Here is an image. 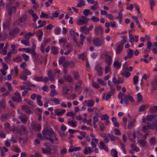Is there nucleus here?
Instances as JSON below:
<instances>
[{
	"label": "nucleus",
	"instance_id": "obj_1",
	"mask_svg": "<svg viewBox=\"0 0 157 157\" xmlns=\"http://www.w3.org/2000/svg\"><path fill=\"white\" fill-rule=\"evenodd\" d=\"M26 130V128L24 125H19L12 128L10 131H12L13 133L15 134L18 133L20 135H24L25 134Z\"/></svg>",
	"mask_w": 157,
	"mask_h": 157
},
{
	"label": "nucleus",
	"instance_id": "obj_2",
	"mask_svg": "<svg viewBox=\"0 0 157 157\" xmlns=\"http://www.w3.org/2000/svg\"><path fill=\"white\" fill-rule=\"evenodd\" d=\"M42 133L44 138H45V137H47V136H48V137H52L53 136H54L55 134L54 131L51 128L44 129L42 131Z\"/></svg>",
	"mask_w": 157,
	"mask_h": 157
},
{
	"label": "nucleus",
	"instance_id": "obj_3",
	"mask_svg": "<svg viewBox=\"0 0 157 157\" xmlns=\"http://www.w3.org/2000/svg\"><path fill=\"white\" fill-rule=\"evenodd\" d=\"M93 43L95 46L97 47L103 46L104 44V40L98 37L94 38L93 39Z\"/></svg>",
	"mask_w": 157,
	"mask_h": 157
},
{
	"label": "nucleus",
	"instance_id": "obj_4",
	"mask_svg": "<svg viewBox=\"0 0 157 157\" xmlns=\"http://www.w3.org/2000/svg\"><path fill=\"white\" fill-rule=\"evenodd\" d=\"M89 20V19L84 16H81L78 20L77 24L79 25H82L86 23Z\"/></svg>",
	"mask_w": 157,
	"mask_h": 157
},
{
	"label": "nucleus",
	"instance_id": "obj_5",
	"mask_svg": "<svg viewBox=\"0 0 157 157\" xmlns=\"http://www.w3.org/2000/svg\"><path fill=\"white\" fill-rule=\"evenodd\" d=\"M14 94L15 96L13 97L12 98V99L13 101H16L18 103H19L22 101V99L19 92L16 91L14 93Z\"/></svg>",
	"mask_w": 157,
	"mask_h": 157
},
{
	"label": "nucleus",
	"instance_id": "obj_6",
	"mask_svg": "<svg viewBox=\"0 0 157 157\" xmlns=\"http://www.w3.org/2000/svg\"><path fill=\"white\" fill-rule=\"evenodd\" d=\"M103 32V30L101 25L96 26L94 29V33L97 36H98L100 34H102Z\"/></svg>",
	"mask_w": 157,
	"mask_h": 157
},
{
	"label": "nucleus",
	"instance_id": "obj_7",
	"mask_svg": "<svg viewBox=\"0 0 157 157\" xmlns=\"http://www.w3.org/2000/svg\"><path fill=\"white\" fill-rule=\"evenodd\" d=\"M136 121L135 119H133L131 121L128 122V124L127 125L128 129H130L136 126L135 123Z\"/></svg>",
	"mask_w": 157,
	"mask_h": 157
},
{
	"label": "nucleus",
	"instance_id": "obj_8",
	"mask_svg": "<svg viewBox=\"0 0 157 157\" xmlns=\"http://www.w3.org/2000/svg\"><path fill=\"white\" fill-rule=\"evenodd\" d=\"M19 118L21 122L23 124H25L28 120L27 116L24 114H21L19 117Z\"/></svg>",
	"mask_w": 157,
	"mask_h": 157
},
{
	"label": "nucleus",
	"instance_id": "obj_9",
	"mask_svg": "<svg viewBox=\"0 0 157 157\" xmlns=\"http://www.w3.org/2000/svg\"><path fill=\"white\" fill-rule=\"evenodd\" d=\"M105 58V62L108 65H110L112 63V57L110 55L105 54L104 55Z\"/></svg>",
	"mask_w": 157,
	"mask_h": 157
},
{
	"label": "nucleus",
	"instance_id": "obj_10",
	"mask_svg": "<svg viewBox=\"0 0 157 157\" xmlns=\"http://www.w3.org/2000/svg\"><path fill=\"white\" fill-rule=\"evenodd\" d=\"M16 7L15 6H11L9 7L8 10V13L9 15L11 16L12 14L16 12Z\"/></svg>",
	"mask_w": 157,
	"mask_h": 157
},
{
	"label": "nucleus",
	"instance_id": "obj_11",
	"mask_svg": "<svg viewBox=\"0 0 157 157\" xmlns=\"http://www.w3.org/2000/svg\"><path fill=\"white\" fill-rule=\"evenodd\" d=\"M63 89L64 93L65 94H67L70 91H71L72 90L73 87L65 86L63 87Z\"/></svg>",
	"mask_w": 157,
	"mask_h": 157
},
{
	"label": "nucleus",
	"instance_id": "obj_12",
	"mask_svg": "<svg viewBox=\"0 0 157 157\" xmlns=\"http://www.w3.org/2000/svg\"><path fill=\"white\" fill-rule=\"evenodd\" d=\"M22 109L25 111V112L28 114H32L33 112L29 109L28 106L26 105H24L22 107Z\"/></svg>",
	"mask_w": 157,
	"mask_h": 157
},
{
	"label": "nucleus",
	"instance_id": "obj_13",
	"mask_svg": "<svg viewBox=\"0 0 157 157\" xmlns=\"http://www.w3.org/2000/svg\"><path fill=\"white\" fill-rule=\"evenodd\" d=\"M20 29L17 27H16L12 30L10 31L9 34L10 36H13L17 34L19 31Z\"/></svg>",
	"mask_w": 157,
	"mask_h": 157
},
{
	"label": "nucleus",
	"instance_id": "obj_14",
	"mask_svg": "<svg viewBox=\"0 0 157 157\" xmlns=\"http://www.w3.org/2000/svg\"><path fill=\"white\" fill-rule=\"evenodd\" d=\"M96 69L97 72V75L98 76H101L103 73V69H102L101 66H98L96 67Z\"/></svg>",
	"mask_w": 157,
	"mask_h": 157
},
{
	"label": "nucleus",
	"instance_id": "obj_15",
	"mask_svg": "<svg viewBox=\"0 0 157 157\" xmlns=\"http://www.w3.org/2000/svg\"><path fill=\"white\" fill-rule=\"evenodd\" d=\"M99 145V147L101 149H103L107 152H108L109 151V149L108 148L106 147L103 142L102 141L100 142Z\"/></svg>",
	"mask_w": 157,
	"mask_h": 157
},
{
	"label": "nucleus",
	"instance_id": "obj_16",
	"mask_svg": "<svg viewBox=\"0 0 157 157\" xmlns=\"http://www.w3.org/2000/svg\"><path fill=\"white\" fill-rule=\"evenodd\" d=\"M27 19V16L26 14L22 15L18 20V22L20 23L24 22Z\"/></svg>",
	"mask_w": 157,
	"mask_h": 157
},
{
	"label": "nucleus",
	"instance_id": "obj_17",
	"mask_svg": "<svg viewBox=\"0 0 157 157\" xmlns=\"http://www.w3.org/2000/svg\"><path fill=\"white\" fill-rule=\"evenodd\" d=\"M63 77L65 80L69 83H71L73 82V78L70 75H65Z\"/></svg>",
	"mask_w": 157,
	"mask_h": 157
},
{
	"label": "nucleus",
	"instance_id": "obj_18",
	"mask_svg": "<svg viewBox=\"0 0 157 157\" xmlns=\"http://www.w3.org/2000/svg\"><path fill=\"white\" fill-rule=\"evenodd\" d=\"M122 64L121 62L116 60L114 61L113 64V66L114 68L119 69L121 67Z\"/></svg>",
	"mask_w": 157,
	"mask_h": 157
},
{
	"label": "nucleus",
	"instance_id": "obj_19",
	"mask_svg": "<svg viewBox=\"0 0 157 157\" xmlns=\"http://www.w3.org/2000/svg\"><path fill=\"white\" fill-rule=\"evenodd\" d=\"M43 152L45 154H49L51 155L52 153L51 152L52 149L50 147H48L45 148L41 149Z\"/></svg>",
	"mask_w": 157,
	"mask_h": 157
},
{
	"label": "nucleus",
	"instance_id": "obj_20",
	"mask_svg": "<svg viewBox=\"0 0 157 157\" xmlns=\"http://www.w3.org/2000/svg\"><path fill=\"white\" fill-rule=\"evenodd\" d=\"M123 48V45L121 44L117 45L115 49V51L116 53L117 54H119L122 51Z\"/></svg>",
	"mask_w": 157,
	"mask_h": 157
},
{
	"label": "nucleus",
	"instance_id": "obj_21",
	"mask_svg": "<svg viewBox=\"0 0 157 157\" xmlns=\"http://www.w3.org/2000/svg\"><path fill=\"white\" fill-rule=\"evenodd\" d=\"M99 140L98 139L96 138H92V142L91 143V144L92 146V148H94L96 147V144L94 143H95L98 144V142Z\"/></svg>",
	"mask_w": 157,
	"mask_h": 157
},
{
	"label": "nucleus",
	"instance_id": "obj_22",
	"mask_svg": "<svg viewBox=\"0 0 157 157\" xmlns=\"http://www.w3.org/2000/svg\"><path fill=\"white\" fill-rule=\"evenodd\" d=\"M51 53L54 55H57L58 53V48L55 46H52L51 47Z\"/></svg>",
	"mask_w": 157,
	"mask_h": 157
},
{
	"label": "nucleus",
	"instance_id": "obj_23",
	"mask_svg": "<svg viewBox=\"0 0 157 157\" xmlns=\"http://www.w3.org/2000/svg\"><path fill=\"white\" fill-rule=\"evenodd\" d=\"M32 127L33 129L37 131H40L41 128V126L40 124H33L32 125Z\"/></svg>",
	"mask_w": 157,
	"mask_h": 157
},
{
	"label": "nucleus",
	"instance_id": "obj_24",
	"mask_svg": "<svg viewBox=\"0 0 157 157\" xmlns=\"http://www.w3.org/2000/svg\"><path fill=\"white\" fill-rule=\"evenodd\" d=\"M31 54L33 55V58L35 61L37 60L39 56V54L36 53L35 51L34 50L32 52Z\"/></svg>",
	"mask_w": 157,
	"mask_h": 157
},
{
	"label": "nucleus",
	"instance_id": "obj_25",
	"mask_svg": "<svg viewBox=\"0 0 157 157\" xmlns=\"http://www.w3.org/2000/svg\"><path fill=\"white\" fill-rule=\"evenodd\" d=\"M65 48L67 49V50L71 51H72L73 50V48L71 45L68 43H66L65 44ZM65 50V49H64Z\"/></svg>",
	"mask_w": 157,
	"mask_h": 157
},
{
	"label": "nucleus",
	"instance_id": "obj_26",
	"mask_svg": "<svg viewBox=\"0 0 157 157\" xmlns=\"http://www.w3.org/2000/svg\"><path fill=\"white\" fill-rule=\"evenodd\" d=\"M82 33L85 34H88L89 33V29L85 26H82L80 28Z\"/></svg>",
	"mask_w": 157,
	"mask_h": 157
},
{
	"label": "nucleus",
	"instance_id": "obj_27",
	"mask_svg": "<svg viewBox=\"0 0 157 157\" xmlns=\"http://www.w3.org/2000/svg\"><path fill=\"white\" fill-rule=\"evenodd\" d=\"M93 151L92 150L91 148L89 147L88 148L85 147L84 151V153L85 155H87L90 154Z\"/></svg>",
	"mask_w": 157,
	"mask_h": 157
},
{
	"label": "nucleus",
	"instance_id": "obj_28",
	"mask_svg": "<svg viewBox=\"0 0 157 157\" xmlns=\"http://www.w3.org/2000/svg\"><path fill=\"white\" fill-rule=\"evenodd\" d=\"M140 146L141 147H144L146 145V142L144 140H140L138 141Z\"/></svg>",
	"mask_w": 157,
	"mask_h": 157
},
{
	"label": "nucleus",
	"instance_id": "obj_29",
	"mask_svg": "<svg viewBox=\"0 0 157 157\" xmlns=\"http://www.w3.org/2000/svg\"><path fill=\"white\" fill-rule=\"evenodd\" d=\"M131 148L132 149L133 151L136 152H139L140 150L139 148L134 144H131L130 145Z\"/></svg>",
	"mask_w": 157,
	"mask_h": 157
},
{
	"label": "nucleus",
	"instance_id": "obj_30",
	"mask_svg": "<svg viewBox=\"0 0 157 157\" xmlns=\"http://www.w3.org/2000/svg\"><path fill=\"white\" fill-rule=\"evenodd\" d=\"M6 100L5 99L0 101V108L1 109H4L6 107Z\"/></svg>",
	"mask_w": 157,
	"mask_h": 157
},
{
	"label": "nucleus",
	"instance_id": "obj_31",
	"mask_svg": "<svg viewBox=\"0 0 157 157\" xmlns=\"http://www.w3.org/2000/svg\"><path fill=\"white\" fill-rule=\"evenodd\" d=\"M67 124L69 125L72 127H75L77 126L76 122L73 121H69L67 122Z\"/></svg>",
	"mask_w": 157,
	"mask_h": 157
},
{
	"label": "nucleus",
	"instance_id": "obj_32",
	"mask_svg": "<svg viewBox=\"0 0 157 157\" xmlns=\"http://www.w3.org/2000/svg\"><path fill=\"white\" fill-rule=\"evenodd\" d=\"M111 155L113 157H118L117 152L114 148H112L111 149Z\"/></svg>",
	"mask_w": 157,
	"mask_h": 157
},
{
	"label": "nucleus",
	"instance_id": "obj_33",
	"mask_svg": "<svg viewBox=\"0 0 157 157\" xmlns=\"http://www.w3.org/2000/svg\"><path fill=\"white\" fill-rule=\"evenodd\" d=\"M22 57L21 56L17 55L13 59V60L16 62H19L21 61Z\"/></svg>",
	"mask_w": 157,
	"mask_h": 157
},
{
	"label": "nucleus",
	"instance_id": "obj_34",
	"mask_svg": "<svg viewBox=\"0 0 157 157\" xmlns=\"http://www.w3.org/2000/svg\"><path fill=\"white\" fill-rule=\"evenodd\" d=\"M156 116L154 115H149L146 117V120L149 121H151L153 119H155Z\"/></svg>",
	"mask_w": 157,
	"mask_h": 157
},
{
	"label": "nucleus",
	"instance_id": "obj_35",
	"mask_svg": "<svg viewBox=\"0 0 157 157\" xmlns=\"http://www.w3.org/2000/svg\"><path fill=\"white\" fill-rule=\"evenodd\" d=\"M48 75L49 79L51 81L53 80L54 78L52 75V72L51 70H49L48 71Z\"/></svg>",
	"mask_w": 157,
	"mask_h": 157
},
{
	"label": "nucleus",
	"instance_id": "obj_36",
	"mask_svg": "<svg viewBox=\"0 0 157 157\" xmlns=\"http://www.w3.org/2000/svg\"><path fill=\"white\" fill-rule=\"evenodd\" d=\"M21 43L22 44H25V45L28 46H30V43L29 39H23L21 40Z\"/></svg>",
	"mask_w": 157,
	"mask_h": 157
},
{
	"label": "nucleus",
	"instance_id": "obj_37",
	"mask_svg": "<svg viewBox=\"0 0 157 157\" xmlns=\"http://www.w3.org/2000/svg\"><path fill=\"white\" fill-rule=\"evenodd\" d=\"M51 39L49 38H47L44 39L43 40V45L45 46L46 45L49 43L51 41Z\"/></svg>",
	"mask_w": 157,
	"mask_h": 157
},
{
	"label": "nucleus",
	"instance_id": "obj_38",
	"mask_svg": "<svg viewBox=\"0 0 157 157\" xmlns=\"http://www.w3.org/2000/svg\"><path fill=\"white\" fill-rule=\"evenodd\" d=\"M40 18H45L46 19H48L50 18V16H49L48 14H46V13L43 12H41V15L40 16Z\"/></svg>",
	"mask_w": 157,
	"mask_h": 157
},
{
	"label": "nucleus",
	"instance_id": "obj_39",
	"mask_svg": "<svg viewBox=\"0 0 157 157\" xmlns=\"http://www.w3.org/2000/svg\"><path fill=\"white\" fill-rule=\"evenodd\" d=\"M10 25V21H9L7 20L5 21L3 23V27L4 29H6L9 27Z\"/></svg>",
	"mask_w": 157,
	"mask_h": 157
},
{
	"label": "nucleus",
	"instance_id": "obj_40",
	"mask_svg": "<svg viewBox=\"0 0 157 157\" xmlns=\"http://www.w3.org/2000/svg\"><path fill=\"white\" fill-rule=\"evenodd\" d=\"M128 69V67H126L125 69V71L122 72L121 73V75H125L126 77H129L130 75V73L126 71Z\"/></svg>",
	"mask_w": 157,
	"mask_h": 157
},
{
	"label": "nucleus",
	"instance_id": "obj_41",
	"mask_svg": "<svg viewBox=\"0 0 157 157\" xmlns=\"http://www.w3.org/2000/svg\"><path fill=\"white\" fill-rule=\"evenodd\" d=\"M94 5L92 6L91 7V9L93 10H95L98 9V2L95 1L94 2Z\"/></svg>",
	"mask_w": 157,
	"mask_h": 157
},
{
	"label": "nucleus",
	"instance_id": "obj_42",
	"mask_svg": "<svg viewBox=\"0 0 157 157\" xmlns=\"http://www.w3.org/2000/svg\"><path fill=\"white\" fill-rule=\"evenodd\" d=\"M65 60V57L64 56L61 57L59 60V64L61 65L63 63H64Z\"/></svg>",
	"mask_w": 157,
	"mask_h": 157
},
{
	"label": "nucleus",
	"instance_id": "obj_43",
	"mask_svg": "<svg viewBox=\"0 0 157 157\" xmlns=\"http://www.w3.org/2000/svg\"><path fill=\"white\" fill-rule=\"evenodd\" d=\"M85 4L83 0H79V2L77 4L76 6L79 7H81L82 6H84Z\"/></svg>",
	"mask_w": 157,
	"mask_h": 157
},
{
	"label": "nucleus",
	"instance_id": "obj_44",
	"mask_svg": "<svg viewBox=\"0 0 157 157\" xmlns=\"http://www.w3.org/2000/svg\"><path fill=\"white\" fill-rule=\"evenodd\" d=\"M25 50L24 51L25 53H30L31 54L32 52L34 50L33 49L31 48H25Z\"/></svg>",
	"mask_w": 157,
	"mask_h": 157
},
{
	"label": "nucleus",
	"instance_id": "obj_45",
	"mask_svg": "<svg viewBox=\"0 0 157 157\" xmlns=\"http://www.w3.org/2000/svg\"><path fill=\"white\" fill-rule=\"evenodd\" d=\"M109 136L111 140L115 141L118 140L119 139L118 137L115 136L112 134H109Z\"/></svg>",
	"mask_w": 157,
	"mask_h": 157
},
{
	"label": "nucleus",
	"instance_id": "obj_46",
	"mask_svg": "<svg viewBox=\"0 0 157 157\" xmlns=\"http://www.w3.org/2000/svg\"><path fill=\"white\" fill-rule=\"evenodd\" d=\"M128 52L127 56H129V58H130L132 57L133 55V51L130 48L128 49Z\"/></svg>",
	"mask_w": 157,
	"mask_h": 157
},
{
	"label": "nucleus",
	"instance_id": "obj_47",
	"mask_svg": "<svg viewBox=\"0 0 157 157\" xmlns=\"http://www.w3.org/2000/svg\"><path fill=\"white\" fill-rule=\"evenodd\" d=\"M51 101L54 102L55 105H57L59 104L60 101L59 99L56 98H52Z\"/></svg>",
	"mask_w": 157,
	"mask_h": 157
},
{
	"label": "nucleus",
	"instance_id": "obj_48",
	"mask_svg": "<svg viewBox=\"0 0 157 157\" xmlns=\"http://www.w3.org/2000/svg\"><path fill=\"white\" fill-rule=\"evenodd\" d=\"M80 43L82 45L83 44V42L85 39V36L83 35L82 34H80Z\"/></svg>",
	"mask_w": 157,
	"mask_h": 157
},
{
	"label": "nucleus",
	"instance_id": "obj_49",
	"mask_svg": "<svg viewBox=\"0 0 157 157\" xmlns=\"http://www.w3.org/2000/svg\"><path fill=\"white\" fill-rule=\"evenodd\" d=\"M94 102L92 100H89L88 101V102L86 105L89 107L92 106L94 105Z\"/></svg>",
	"mask_w": 157,
	"mask_h": 157
},
{
	"label": "nucleus",
	"instance_id": "obj_50",
	"mask_svg": "<svg viewBox=\"0 0 157 157\" xmlns=\"http://www.w3.org/2000/svg\"><path fill=\"white\" fill-rule=\"evenodd\" d=\"M59 13L57 11H55L54 13L52 14V16H50V18L52 19L54 17H57L59 15Z\"/></svg>",
	"mask_w": 157,
	"mask_h": 157
},
{
	"label": "nucleus",
	"instance_id": "obj_51",
	"mask_svg": "<svg viewBox=\"0 0 157 157\" xmlns=\"http://www.w3.org/2000/svg\"><path fill=\"white\" fill-rule=\"evenodd\" d=\"M54 32L55 34L57 35L59 34L61 32V29L59 27H57L54 29Z\"/></svg>",
	"mask_w": 157,
	"mask_h": 157
},
{
	"label": "nucleus",
	"instance_id": "obj_52",
	"mask_svg": "<svg viewBox=\"0 0 157 157\" xmlns=\"http://www.w3.org/2000/svg\"><path fill=\"white\" fill-rule=\"evenodd\" d=\"M90 12V10L87 9H85L84 10L83 12V14L85 17H87L89 14Z\"/></svg>",
	"mask_w": 157,
	"mask_h": 157
},
{
	"label": "nucleus",
	"instance_id": "obj_53",
	"mask_svg": "<svg viewBox=\"0 0 157 157\" xmlns=\"http://www.w3.org/2000/svg\"><path fill=\"white\" fill-rule=\"evenodd\" d=\"M57 94L58 93L55 89H52L51 90L50 92V95L51 96L53 97L55 95H57Z\"/></svg>",
	"mask_w": 157,
	"mask_h": 157
},
{
	"label": "nucleus",
	"instance_id": "obj_54",
	"mask_svg": "<svg viewBox=\"0 0 157 157\" xmlns=\"http://www.w3.org/2000/svg\"><path fill=\"white\" fill-rule=\"evenodd\" d=\"M68 62L70 68H73L75 66V63L72 61H70Z\"/></svg>",
	"mask_w": 157,
	"mask_h": 157
},
{
	"label": "nucleus",
	"instance_id": "obj_55",
	"mask_svg": "<svg viewBox=\"0 0 157 157\" xmlns=\"http://www.w3.org/2000/svg\"><path fill=\"white\" fill-rule=\"evenodd\" d=\"M4 128L6 131H8L10 128V124L8 122L5 123L4 124Z\"/></svg>",
	"mask_w": 157,
	"mask_h": 157
},
{
	"label": "nucleus",
	"instance_id": "obj_56",
	"mask_svg": "<svg viewBox=\"0 0 157 157\" xmlns=\"http://www.w3.org/2000/svg\"><path fill=\"white\" fill-rule=\"evenodd\" d=\"M7 117V115L6 114H3L1 116V120L2 121H4Z\"/></svg>",
	"mask_w": 157,
	"mask_h": 157
},
{
	"label": "nucleus",
	"instance_id": "obj_57",
	"mask_svg": "<svg viewBox=\"0 0 157 157\" xmlns=\"http://www.w3.org/2000/svg\"><path fill=\"white\" fill-rule=\"evenodd\" d=\"M109 117L106 114H105L101 116V119L102 120H106L108 119Z\"/></svg>",
	"mask_w": 157,
	"mask_h": 157
},
{
	"label": "nucleus",
	"instance_id": "obj_58",
	"mask_svg": "<svg viewBox=\"0 0 157 157\" xmlns=\"http://www.w3.org/2000/svg\"><path fill=\"white\" fill-rule=\"evenodd\" d=\"M146 125L147 128H150L152 130L154 129L155 128L154 126L152 125V124H151L149 122H147Z\"/></svg>",
	"mask_w": 157,
	"mask_h": 157
},
{
	"label": "nucleus",
	"instance_id": "obj_59",
	"mask_svg": "<svg viewBox=\"0 0 157 157\" xmlns=\"http://www.w3.org/2000/svg\"><path fill=\"white\" fill-rule=\"evenodd\" d=\"M138 81V76L136 75L134 76L133 78V82L134 84L137 83Z\"/></svg>",
	"mask_w": 157,
	"mask_h": 157
},
{
	"label": "nucleus",
	"instance_id": "obj_60",
	"mask_svg": "<svg viewBox=\"0 0 157 157\" xmlns=\"http://www.w3.org/2000/svg\"><path fill=\"white\" fill-rule=\"evenodd\" d=\"M73 75L75 79H77L79 77V74L78 72H75L73 73Z\"/></svg>",
	"mask_w": 157,
	"mask_h": 157
},
{
	"label": "nucleus",
	"instance_id": "obj_61",
	"mask_svg": "<svg viewBox=\"0 0 157 157\" xmlns=\"http://www.w3.org/2000/svg\"><path fill=\"white\" fill-rule=\"evenodd\" d=\"M23 72L26 75H30L31 74V72L27 69H25L24 70H23Z\"/></svg>",
	"mask_w": 157,
	"mask_h": 157
},
{
	"label": "nucleus",
	"instance_id": "obj_62",
	"mask_svg": "<svg viewBox=\"0 0 157 157\" xmlns=\"http://www.w3.org/2000/svg\"><path fill=\"white\" fill-rule=\"evenodd\" d=\"M35 80L36 81L41 82L43 80V77L42 76H37L35 77Z\"/></svg>",
	"mask_w": 157,
	"mask_h": 157
},
{
	"label": "nucleus",
	"instance_id": "obj_63",
	"mask_svg": "<svg viewBox=\"0 0 157 157\" xmlns=\"http://www.w3.org/2000/svg\"><path fill=\"white\" fill-rule=\"evenodd\" d=\"M78 57L80 59H81L82 60L85 59V54L84 53L78 55Z\"/></svg>",
	"mask_w": 157,
	"mask_h": 157
},
{
	"label": "nucleus",
	"instance_id": "obj_64",
	"mask_svg": "<svg viewBox=\"0 0 157 157\" xmlns=\"http://www.w3.org/2000/svg\"><path fill=\"white\" fill-rule=\"evenodd\" d=\"M37 33L39 38H41L43 34V33L41 30H38Z\"/></svg>",
	"mask_w": 157,
	"mask_h": 157
}]
</instances>
